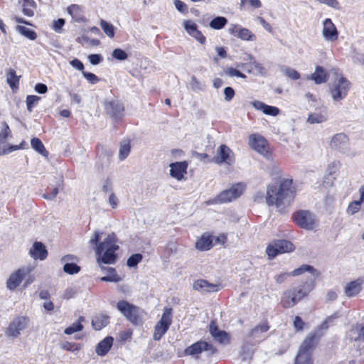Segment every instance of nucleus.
<instances>
[{"label": "nucleus", "mask_w": 364, "mask_h": 364, "mask_svg": "<svg viewBox=\"0 0 364 364\" xmlns=\"http://www.w3.org/2000/svg\"><path fill=\"white\" fill-rule=\"evenodd\" d=\"M101 234L98 231H95L93 236L90 240V244L95 245L97 263L100 264L101 269L107 273V275L102 277L100 280L108 282H119L122 279L116 273L114 268L105 267L101 265V263L114 264L117 260L115 252L119 249V246L116 243L115 235L114 234L108 235L102 242H100Z\"/></svg>", "instance_id": "1"}, {"label": "nucleus", "mask_w": 364, "mask_h": 364, "mask_svg": "<svg viewBox=\"0 0 364 364\" xmlns=\"http://www.w3.org/2000/svg\"><path fill=\"white\" fill-rule=\"evenodd\" d=\"M294 198L295 188L292 179L282 178L279 181L269 183L267 187V205L275 206L281 212L291 205Z\"/></svg>", "instance_id": "2"}, {"label": "nucleus", "mask_w": 364, "mask_h": 364, "mask_svg": "<svg viewBox=\"0 0 364 364\" xmlns=\"http://www.w3.org/2000/svg\"><path fill=\"white\" fill-rule=\"evenodd\" d=\"M313 282H306L303 285L285 291L281 298V304L285 309L295 306L299 301L314 289Z\"/></svg>", "instance_id": "3"}, {"label": "nucleus", "mask_w": 364, "mask_h": 364, "mask_svg": "<svg viewBox=\"0 0 364 364\" xmlns=\"http://www.w3.org/2000/svg\"><path fill=\"white\" fill-rule=\"evenodd\" d=\"M292 218L297 225L306 230H313L317 226L316 216L309 210H298L293 214Z\"/></svg>", "instance_id": "4"}, {"label": "nucleus", "mask_w": 364, "mask_h": 364, "mask_svg": "<svg viewBox=\"0 0 364 364\" xmlns=\"http://www.w3.org/2000/svg\"><path fill=\"white\" fill-rule=\"evenodd\" d=\"M29 319L26 316H18L15 317L9 324L5 331L6 336L9 338H17L21 331L28 326Z\"/></svg>", "instance_id": "5"}, {"label": "nucleus", "mask_w": 364, "mask_h": 364, "mask_svg": "<svg viewBox=\"0 0 364 364\" xmlns=\"http://www.w3.org/2000/svg\"><path fill=\"white\" fill-rule=\"evenodd\" d=\"M350 82L344 77H341L330 87V93L333 101L338 102L348 95Z\"/></svg>", "instance_id": "6"}, {"label": "nucleus", "mask_w": 364, "mask_h": 364, "mask_svg": "<svg viewBox=\"0 0 364 364\" xmlns=\"http://www.w3.org/2000/svg\"><path fill=\"white\" fill-rule=\"evenodd\" d=\"M171 309H165L160 321L155 326L154 340L159 341L166 333L171 324Z\"/></svg>", "instance_id": "7"}, {"label": "nucleus", "mask_w": 364, "mask_h": 364, "mask_svg": "<svg viewBox=\"0 0 364 364\" xmlns=\"http://www.w3.org/2000/svg\"><path fill=\"white\" fill-rule=\"evenodd\" d=\"M294 250V245L288 240H279L273 244L269 245L266 250V252L271 258L276 257L278 254L290 252Z\"/></svg>", "instance_id": "8"}, {"label": "nucleus", "mask_w": 364, "mask_h": 364, "mask_svg": "<svg viewBox=\"0 0 364 364\" xmlns=\"http://www.w3.org/2000/svg\"><path fill=\"white\" fill-rule=\"evenodd\" d=\"M28 267L19 268L12 272L6 282V288L10 291H14L23 282L25 277L31 272Z\"/></svg>", "instance_id": "9"}, {"label": "nucleus", "mask_w": 364, "mask_h": 364, "mask_svg": "<svg viewBox=\"0 0 364 364\" xmlns=\"http://www.w3.org/2000/svg\"><path fill=\"white\" fill-rule=\"evenodd\" d=\"M245 188L246 185L242 182L233 184L230 188L223 191L219 194L220 201L225 203L238 198L243 193Z\"/></svg>", "instance_id": "10"}, {"label": "nucleus", "mask_w": 364, "mask_h": 364, "mask_svg": "<svg viewBox=\"0 0 364 364\" xmlns=\"http://www.w3.org/2000/svg\"><path fill=\"white\" fill-rule=\"evenodd\" d=\"M213 161L217 164H226L232 165L235 163V155L232 151L225 144L220 145L214 156Z\"/></svg>", "instance_id": "11"}, {"label": "nucleus", "mask_w": 364, "mask_h": 364, "mask_svg": "<svg viewBox=\"0 0 364 364\" xmlns=\"http://www.w3.org/2000/svg\"><path fill=\"white\" fill-rule=\"evenodd\" d=\"M106 112L115 119H121L124 113V105L119 100H111L105 102Z\"/></svg>", "instance_id": "12"}, {"label": "nucleus", "mask_w": 364, "mask_h": 364, "mask_svg": "<svg viewBox=\"0 0 364 364\" xmlns=\"http://www.w3.org/2000/svg\"><path fill=\"white\" fill-rule=\"evenodd\" d=\"M203 351H209L213 354L216 352V349L210 343L200 341L186 348L184 353L188 355H196Z\"/></svg>", "instance_id": "13"}, {"label": "nucleus", "mask_w": 364, "mask_h": 364, "mask_svg": "<svg viewBox=\"0 0 364 364\" xmlns=\"http://www.w3.org/2000/svg\"><path fill=\"white\" fill-rule=\"evenodd\" d=\"M319 336L316 333H311L302 342L297 355H305L312 358V353L318 342Z\"/></svg>", "instance_id": "14"}, {"label": "nucleus", "mask_w": 364, "mask_h": 364, "mask_svg": "<svg viewBox=\"0 0 364 364\" xmlns=\"http://www.w3.org/2000/svg\"><path fill=\"white\" fill-rule=\"evenodd\" d=\"M322 36L328 42L336 41L338 38V31L331 18H326L323 22Z\"/></svg>", "instance_id": "15"}, {"label": "nucleus", "mask_w": 364, "mask_h": 364, "mask_svg": "<svg viewBox=\"0 0 364 364\" xmlns=\"http://www.w3.org/2000/svg\"><path fill=\"white\" fill-rule=\"evenodd\" d=\"M250 145L260 154L267 156V141L263 136L259 134H251L250 136Z\"/></svg>", "instance_id": "16"}, {"label": "nucleus", "mask_w": 364, "mask_h": 364, "mask_svg": "<svg viewBox=\"0 0 364 364\" xmlns=\"http://www.w3.org/2000/svg\"><path fill=\"white\" fill-rule=\"evenodd\" d=\"M331 146L333 149L346 154L348 151V138L345 134H336L331 141Z\"/></svg>", "instance_id": "17"}, {"label": "nucleus", "mask_w": 364, "mask_h": 364, "mask_svg": "<svg viewBox=\"0 0 364 364\" xmlns=\"http://www.w3.org/2000/svg\"><path fill=\"white\" fill-rule=\"evenodd\" d=\"M170 167L171 176L180 181L183 178L184 174L186 173L188 163L186 161L171 163Z\"/></svg>", "instance_id": "18"}, {"label": "nucleus", "mask_w": 364, "mask_h": 364, "mask_svg": "<svg viewBox=\"0 0 364 364\" xmlns=\"http://www.w3.org/2000/svg\"><path fill=\"white\" fill-rule=\"evenodd\" d=\"M31 257L35 259L44 260L48 255L46 246L41 242H35L29 251Z\"/></svg>", "instance_id": "19"}, {"label": "nucleus", "mask_w": 364, "mask_h": 364, "mask_svg": "<svg viewBox=\"0 0 364 364\" xmlns=\"http://www.w3.org/2000/svg\"><path fill=\"white\" fill-rule=\"evenodd\" d=\"M364 283V279L359 278L356 280L348 283L345 287V294L348 297H352L360 293L361 286Z\"/></svg>", "instance_id": "20"}, {"label": "nucleus", "mask_w": 364, "mask_h": 364, "mask_svg": "<svg viewBox=\"0 0 364 364\" xmlns=\"http://www.w3.org/2000/svg\"><path fill=\"white\" fill-rule=\"evenodd\" d=\"M253 107L257 110H262L267 115L277 116L279 113V109L277 107L267 105L260 101L255 100L252 102Z\"/></svg>", "instance_id": "21"}, {"label": "nucleus", "mask_w": 364, "mask_h": 364, "mask_svg": "<svg viewBox=\"0 0 364 364\" xmlns=\"http://www.w3.org/2000/svg\"><path fill=\"white\" fill-rule=\"evenodd\" d=\"M193 287L195 290L200 292H213L218 290V286L214 284L209 283L204 279H198L193 283Z\"/></svg>", "instance_id": "22"}, {"label": "nucleus", "mask_w": 364, "mask_h": 364, "mask_svg": "<svg viewBox=\"0 0 364 364\" xmlns=\"http://www.w3.org/2000/svg\"><path fill=\"white\" fill-rule=\"evenodd\" d=\"M113 338L111 336L106 337L97 345L96 353L101 356L105 355L111 348Z\"/></svg>", "instance_id": "23"}, {"label": "nucleus", "mask_w": 364, "mask_h": 364, "mask_svg": "<svg viewBox=\"0 0 364 364\" xmlns=\"http://www.w3.org/2000/svg\"><path fill=\"white\" fill-rule=\"evenodd\" d=\"M309 79L314 81L316 84H322L328 80V75L321 66L317 65L315 72L309 77Z\"/></svg>", "instance_id": "24"}, {"label": "nucleus", "mask_w": 364, "mask_h": 364, "mask_svg": "<svg viewBox=\"0 0 364 364\" xmlns=\"http://www.w3.org/2000/svg\"><path fill=\"white\" fill-rule=\"evenodd\" d=\"M305 272H309L311 274V278L310 279L309 282H312L313 284H314V280L316 278V277H318V272L316 269H315L314 267L311 265L303 264L300 267L295 269L294 271L290 272L289 274L291 276H299Z\"/></svg>", "instance_id": "25"}, {"label": "nucleus", "mask_w": 364, "mask_h": 364, "mask_svg": "<svg viewBox=\"0 0 364 364\" xmlns=\"http://www.w3.org/2000/svg\"><path fill=\"white\" fill-rule=\"evenodd\" d=\"M109 322V316L100 314L93 316L92 319V326L96 331H100L105 327Z\"/></svg>", "instance_id": "26"}, {"label": "nucleus", "mask_w": 364, "mask_h": 364, "mask_svg": "<svg viewBox=\"0 0 364 364\" xmlns=\"http://www.w3.org/2000/svg\"><path fill=\"white\" fill-rule=\"evenodd\" d=\"M350 338L355 341H364V325L356 324L350 330Z\"/></svg>", "instance_id": "27"}, {"label": "nucleus", "mask_w": 364, "mask_h": 364, "mask_svg": "<svg viewBox=\"0 0 364 364\" xmlns=\"http://www.w3.org/2000/svg\"><path fill=\"white\" fill-rule=\"evenodd\" d=\"M68 12L72 18L77 22H82L84 21V16L82 12L81 7L77 4H72L68 7Z\"/></svg>", "instance_id": "28"}, {"label": "nucleus", "mask_w": 364, "mask_h": 364, "mask_svg": "<svg viewBox=\"0 0 364 364\" xmlns=\"http://www.w3.org/2000/svg\"><path fill=\"white\" fill-rule=\"evenodd\" d=\"M22 12L23 14L28 17L34 16V9L36 7V4L33 0H22ZM21 3V0L18 1Z\"/></svg>", "instance_id": "29"}, {"label": "nucleus", "mask_w": 364, "mask_h": 364, "mask_svg": "<svg viewBox=\"0 0 364 364\" xmlns=\"http://www.w3.org/2000/svg\"><path fill=\"white\" fill-rule=\"evenodd\" d=\"M131 151L130 141L124 139L120 142L119 149V159L124 161L129 156Z\"/></svg>", "instance_id": "30"}, {"label": "nucleus", "mask_w": 364, "mask_h": 364, "mask_svg": "<svg viewBox=\"0 0 364 364\" xmlns=\"http://www.w3.org/2000/svg\"><path fill=\"white\" fill-rule=\"evenodd\" d=\"M341 163L338 161H334L328 164L326 169V175L330 180H335L338 176V172L341 168Z\"/></svg>", "instance_id": "31"}, {"label": "nucleus", "mask_w": 364, "mask_h": 364, "mask_svg": "<svg viewBox=\"0 0 364 364\" xmlns=\"http://www.w3.org/2000/svg\"><path fill=\"white\" fill-rule=\"evenodd\" d=\"M6 82L13 90L18 87L19 77L16 75V71L12 68H9L6 73Z\"/></svg>", "instance_id": "32"}, {"label": "nucleus", "mask_w": 364, "mask_h": 364, "mask_svg": "<svg viewBox=\"0 0 364 364\" xmlns=\"http://www.w3.org/2000/svg\"><path fill=\"white\" fill-rule=\"evenodd\" d=\"M85 321L84 316H80L77 321L74 322L71 326L66 328L64 333L66 335H71L75 332L80 331L83 329L82 322Z\"/></svg>", "instance_id": "33"}, {"label": "nucleus", "mask_w": 364, "mask_h": 364, "mask_svg": "<svg viewBox=\"0 0 364 364\" xmlns=\"http://www.w3.org/2000/svg\"><path fill=\"white\" fill-rule=\"evenodd\" d=\"M237 38L247 41H255L257 40L256 36L250 30L242 27L238 31Z\"/></svg>", "instance_id": "34"}, {"label": "nucleus", "mask_w": 364, "mask_h": 364, "mask_svg": "<svg viewBox=\"0 0 364 364\" xmlns=\"http://www.w3.org/2000/svg\"><path fill=\"white\" fill-rule=\"evenodd\" d=\"M269 329V325L267 323H263L262 324L257 325L253 329H252L250 333V336L252 338H262L260 334L267 332Z\"/></svg>", "instance_id": "35"}, {"label": "nucleus", "mask_w": 364, "mask_h": 364, "mask_svg": "<svg viewBox=\"0 0 364 364\" xmlns=\"http://www.w3.org/2000/svg\"><path fill=\"white\" fill-rule=\"evenodd\" d=\"M31 145L32 146V148L36 151L38 153L43 155V156H47L48 155V151H46V149H45V146L43 145V144L42 143V141L38 139V138H33L31 141Z\"/></svg>", "instance_id": "36"}, {"label": "nucleus", "mask_w": 364, "mask_h": 364, "mask_svg": "<svg viewBox=\"0 0 364 364\" xmlns=\"http://www.w3.org/2000/svg\"><path fill=\"white\" fill-rule=\"evenodd\" d=\"M228 23V19L223 16H217L210 22V26L216 30L223 28Z\"/></svg>", "instance_id": "37"}, {"label": "nucleus", "mask_w": 364, "mask_h": 364, "mask_svg": "<svg viewBox=\"0 0 364 364\" xmlns=\"http://www.w3.org/2000/svg\"><path fill=\"white\" fill-rule=\"evenodd\" d=\"M16 31L21 35L31 41H34L37 38L36 33L23 26H17Z\"/></svg>", "instance_id": "38"}, {"label": "nucleus", "mask_w": 364, "mask_h": 364, "mask_svg": "<svg viewBox=\"0 0 364 364\" xmlns=\"http://www.w3.org/2000/svg\"><path fill=\"white\" fill-rule=\"evenodd\" d=\"M196 246L200 250H208L212 247V241L208 237H202L197 241Z\"/></svg>", "instance_id": "39"}, {"label": "nucleus", "mask_w": 364, "mask_h": 364, "mask_svg": "<svg viewBox=\"0 0 364 364\" xmlns=\"http://www.w3.org/2000/svg\"><path fill=\"white\" fill-rule=\"evenodd\" d=\"M281 72L291 80H298L301 77L298 71L287 66H282Z\"/></svg>", "instance_id": "40"}, {"label": "nucleus", "mask_w": 364, "mask_h": 364, "mask_svg": "<svg viewBox=\"0 0 364 364\" xmlns=\"http://www.w3.org/2000/svg\"><path fill=\"white\" fill-rule=\"evenodd\" d=\"M100 26L107 36L109 38L114 36V27L113 25L102 19L100 21Z\"/></svg>", "instance_id": "41"}, {"label": "nucleus", "mask_w": 364, "mask_h": 364, "mask_svg": "<svg viewBox=\"0 0 364 364\" xmlns=\"http://www.w3.org/2000/svg\"><path fill=\"white\" fill-rule=\"evenodd\" d=\"M117 306L118 310L121 311L124 316L127 314H129V311L135 307L126 301H119L117 303Z\"/></svg>", "instance_id": "42"}, {"label": "nucleus", "mask_w": 364, "mask_h": 364, "mask_svg": "<svg viewBox=\"0 0 364 364\" xmlns=\"http://www.w3.org/2000/svg\"><path fill=\"white\" fill-rule=\"evenodd\" d=\"M326 117L320 113H311L309 114L307 122L310 124H319L325 122Z\"/></svg>", "instance_id": "43"}, {"label": "nucleus", "mask_w": 364, "mask_h": 364, "mask_svg": "<svg viewBox=\"0 0 364 364\" xmlns=\"http://www.w3.org/2000/svg\"><path fill=\"white\" fill-rule=\"evenodd\" d=\"M80 270V267L73 262H66L63 266V271L68 274H77Z\"/></svg>", "instance_id": "44"}, {"label": "nucleus", "mask_w": 364, "mask_h": 364, "mask_svg": "<svg viewBox=\"0 0 364 364\" xmlns=\"http://www.w3.org/2000/svg\"><path fill=\"white\" fill-rule=\"evenodd\" d=\"M363 202H360V200H354L349 203L347 208V213L349 215H354L358 213L361 206V203Z\"/></svg>", "instance_id": "45"}, {"label": "nucleus", "mask_w": 364, "mask_h": 364, "mask_svg": "<svg viewBox=\"0 0 364 364\" xmlns=\"http://www.w3.org/2000/svg\"><path fill=\"white\" fill-rule=\"evenodd\" d=\"M112 56L118 60L122 61L128 58V54L121 48H115L112 53Z\"/></svg>", "instance_id": "46"}, {"label": "nucleus", "mask_w": 364, "mask_h": 364, "mask_svg": "<svg viewBox=\"0 0 364 364\" xmlns=\"http://www.w3.org/2000/svg\"><path fill=\"white\" fill-rule=\"evenodd\" d=\"M142 258V255L139 253L131 255L127 259V266L130 267H136L141 261Z\"/></svg>", "instance_id": "47"}, {"label": "nucleus", "mask_w": 364, "mask_h": 364, "mask_svg": "<svg viewBox=\"0 0 364 364\" xmlns=\"http://www.w3.org/2000/svg\"><path fill=\"white\" fill-rule=\"evenodd\" d=\"M183 26L187 33L191 36L198 30V26L196 23L191 20H186L183 21Z\"/></svg>", "instance_id": "48"}, {"label": "nucleus", "mask_w": 364, "mask_h": 364, "mask_svg": "<svg viewBox=\"0 0 364 364\" xmlns=\"http://www.w3.org/2000/svg\"><path fill=\"white\" fill-rule=\"evenodd\" d=\"M41 100V97L36 95H28L26 97V107L29 112H31L34 104L37 103Z\"/></svg>", "instance_id": "49"}, {"label": "nucleus", "mask_w": 364, "mask_h": 364, "mask_svg": "<svg viewBox=\"0 0 364 364\" xmlns=\"http://www.w3.org/2000/svg\"><path fill=\"white\" fill-rule=\"evenodd\" d=\"M294 364H314L312 358L308 357L304 354L296 355Z\"/></svg>", "instance_id": "50"}, {"label": "nucleus", "mask_w": 364, "mask_h": 364, "mask_svg": "<svg viewBox=\"0 0 364 364\" xmlns=\"http://www.w3.org/2000/svg\"><path fill=\"white\" fill-rule=\"evenodd\" d=\"M9 135H11V130L8 124L5 123L4 128L0 132V144H4Z\"/></svg>", "instance_id": "51"}, {"label": "nucleus", "mask_w": 364, "mask_h": 364, "mask_svg": "<svg viewBox=\"0 0 364 364\" xmlns=\"http://www.w3.org/2000/svg\"><path fill=\"white\" fill-rule=\"evenodd\" d=\"M132 323L137 325L141 322V319L139 316L136 314V308L134 307L129 311V314L125 316Z\"/></svg>", "instance_id": "52"}, {"label": "nucleus", "mask_w": 364, "mask_h": 364, "mask_svg": "<svg viewBox=\"0 0 364 364\" xmlns=\"http://www.w3.org/2000/svg\"><path fill=\"white\" fill-rule=\"evenodd\" d=\"M224 72L229 77L246 78V75L244 73L233 68H228L225 70Z\"/></svg>", "instance_id": "53"}, {"label": "nucleus", "mask_w": 364, "mask_h": 364, "mask_svg": "<svg viewBox=\"0 0 364 364\" xmlns=\"http://www.w3.org/2000/svg\"><path fill=\"white\" fill-rule=\"evenodd\" d=\"M190 85L195 92L203 90L204 88L203 85L194 75L191 77Z\"/></svg>", "instance_id": "54"}, {"label": "nucleus", "mask_w": 364, "mask_h": 364, "mask_svg": "<svg viewBox=\"0 0 364 364\" xmlns=\"http://www.w3.org/2000/svg\"><path fill=\"white\" fill-rule=\"evenodd\" d=\"M214 338L220 343H228L229 342V336L224 331H220L214 337Z\"/></svg>", "instance_id": "55"}, {"label": "nucleus", "mask_w": 364, "mask_h": 364, "mask_svg": "<svg viewBox=\"0 0 364 364\" xmlns=\"http://www.w3.org/2000/svg\"><path fill=\"white\" fill-rule=\"evenodd\" d=\"M65 23V21L63 18H58L57 21H54L53 26V30L58 33H61Z\"/></svg>", "instance_id": "56"}, {"label": "nucleus", "mask_w": 364, "mask_h": 364, "mask_svg": "<svg viewBox=\"0 0 364 364\" xmlns=\"http://www.w3.org/2000/svg\"><path fill=\"white\" fill-rule=\"evenodd\" d=\"M82 75L91 83L96 84L99 82L98 77L94 73L82 71Z\"/></svg>", "instance_id": "57"}, {"label": "nucleus", "mask_w": 364, "mask_h": 364, "mask_svg": "<svg viewBox=\"0 0 364 364\" xmlns=\"http://www.w3.org/2000/svg\"><path fill=\"white\" fill-rule=\"evenodd\" d=\"M88 60L92 65H96L103 60V58L100 54H91L88 56Z\"/></svg>", "instance_id": "58"}, {"label": "nucleus", "mask_w": 364, "mask_h": 364, "mask_svg": "<svg viewBox=\"0 0 364 364\" xmlns=\"http://www.w3.org/2000/svg\"><path fill=\"white\" fill-rule=\"evenodd\" d=\"M174 5L176 9L181 13H188V7L185 3L180 0H174Z\"/></svg>", "instance_id": "59"}, {"label": "nucleus", "mask_w": 364, "mask_h": 364, "mask_svg": "<svg viewBox=\"0 0 364 364\" xmlns=\"http://www.w3.org/2000/svg\"><path fill=\"white\" fill-rule=\"evenodd\" d=\"M102 191L105 193H112V181L109 178H107L103 182Z\"/></svg>", "instance_id": "60"}, {"label": "nucleus", "mask_w": 364, "mask_h": 364, "mask_svg": "<svg viewBox=\"0 0 364 364\" xmlns=\"http://www.w3.org/2000/svg\"><path fill=\"white\" fill-rule=\"evenodd\" d=\"M225 100L230 102L235 96V90L231 87H226L224 89Z\"/></svg>", "instance_id": "61"}, {"label": "nucleus", "mask_w": 364, "mask_h": 364, "mask_svg": "<svg viewBox=\"0 0 364 364\" xmlns=\"http://www.w3.org/2000/svg\"><path fill=\"white\" fill-rule=\"evenodd\" d=\"M61 348L63 350H69V351H75V350H78V348L77 347L76 344L68 342V341H65V342L63 343L61 345Z\"/></svg>", "instance_id": "62"}, {"label": "nucleus", "mask_w": 364, "mask_h": 364, "mask_svg": "<svg viewBox=\"0 0 364 364\" xmlns=\"http://www.w3.org/2000/svg\"><path fill=\"white\" fill-rule=\"evenodd\" d=\"M70 64L76 70L80 71H83L84 70V65L83 63L78 59L75 58L70 61Z\"/></svg>", "instance_id": "63"}, {"label": "nucleus", "mask_w": 364, "mask_h": 364, "mask_svg": "<svg viewBox=\"0 0 364 364\" xmlns=\"http://www.w3.org/2000/svg\"><path fill=\"white\" fill-rule=\"evenodd\" d=\"M304 322L302 321L300 316H296L294 318V326L297 331H301L304 328Z\"/></svg>", "instance_id": "64"}]
</instances>
